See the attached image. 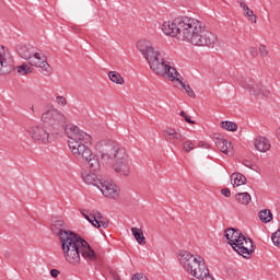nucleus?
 Listing matches in <instances>:
<instances>
[{
  "label": "nucleus",
  "instance_id": "nucleus-4",
  "mask_svg": "<svg viewBox=\"0 0 280 280\" xmlns=\"http://www.w3.org/2000/svg\"><path fill=\"white\" fill-rule=\"evenodd\" d=\"M97 150L105 165H113L119 176H130V156L125 148L113 140H102Z\"/></svg>",
  "mask_w": 280,
  "mask_h": 280
},
{
  "label": "nucleus",
  "instance_id": "nucleus-23",
  "mask_svg": "<svg viewBox=\"0 0 280 280\" xmlns=\"http://www.w3.org/2000/svg\"><path fill=\"white\" fill-rule=\"evenodd\" d=\"M235 199L240 205H249L252 200L250 194L248 192H238L235 195Z\"/></svg>",
  "mask_w": 280,
  "mask_h": 280
},
{
  "label": "nucleus",
  "instance_id": "nucleus-27",
  "mask_svg": "<svg viewBox=\"0 0 280 280\" xmlns=\"http://www.w3.org/2000/svg\"><path fill=\"white\" fill-rule=\"evenodd\" d=\"M189 275L195 277V279H200L202 275H205V270H202V267H199L198 265L194 266L192 264V271H187Z\"/></svg>",
  "mask_w": 280,
  "mask_h": 280
},
{
  "label": "nucleus",
  "instance_id": "nucleus-21",
  "mask_svg": "<svg viewBox=\"0 0 280 280\" xmlns=\"http://www.w3.org/2000/svg\"><path fill=\"white\" fill-rule=\"evenodd\" d=\"M131 233H132L136 242H138V244H140V246H145V236L143 235V230H141L139 228H131Z\"/></svg>",
  "mask_w": 280,
  "mask_h": 280
},
{
  "label": "nucleus",
  "instance_id": "nucleus-33",
  "mask_svg": "<svg viewBox=\"0 0 280 280\" xmlns=\"http://www.w3.org/2000/svg\"><path fill=\"white\" fill-rule=\"evenodd\" d=\"M131 280H148V277L143 273H136L132 276Z\"/></svg>",
  "mask_w": 280,
  "mask_h": 280
},
{
  "label": "nucleus",
  "instance_id": "nucleus-2",
  "mask_svg": "<svg viewBox=\"0 0 280 280\" xmlns=\"http://www.w3.org/2000/svg\"><path fill=\"white\" fill-rule=\"evenodd\" d=\"M60 243L63 257L71 266H79L80 255L86 261H95L97 259L93 247L75 232L60 233Z\"/></svg>",
  "mask_w": 280,
  "mask_h": 280
},
{
  "label": "nucleus",
  "instance_id": "nucleus-7",
  "mask_svg": "<svg viewBox=\"0 0 280 280\" xmlns=\"http://www.w3.org/2000/svg\"><path fill=\"white\" fill-rule=\"evenodd\" d=\"M224 237L228 240V244L233 248V250H235V253H237V255H241V257H244V259H250V257H253L257 246L250 237L243 235L238 229H225Z\"/></svg>",
  "mask_w": 280,
  "mask_h": 280
},
{
  "label": "nucleus",
  "instance_id": "nucleus-16",
  "mask_svg": "<svg viewBox=\"0 0 280 280\" xmlns=\"http://www.w3.org/2000/svg\"><path fill=\"white\" fill-rule=\"evenodd\" d=\"M67 223L65 222V220L60 219V218H52L51 219V232L55 235H58L59 240H60V233L65 234V233H73V231L67 230Z\"/></svg>",
  "mask_w": 280,
  "mask_h": 280
},
{
  "label": "nucleus",
  "instance_id": "nucleus-22",
  "mask_svg": "<svg viewBox=\"0 0 280 280\" xmlns=\"http://www.w3.org/2000/svg\"><path fill=\"white\" fill-rule=\"evenodd\" d=\"M258 218L260 222L268 224V222H272V211L269 209H264L258 213Z\"/></svg>",
  "mask_w": 280,
  "mask_h": 280
},
{
  "label": "nucleus",
  "instance_id": "nucleus-1",
  "mask_svg": "<svg viewBox=\"0 0 280 280\" xmlns=\"http://www.w3.org/2000/svg\"><path fill=\"white\" fill-rule=\"evenodd\" d=\"M43 126L33 125L28 127L27 135L31 137L34 143L38 145H47L50 143V135H67L69 137V130L77 132L78 126H70L67 124V116L57 108L47 109L42 114Z\"/></svg>",
  "mask_w": 280,
  "mask_h": 280
},
{
  "label": "nucleus",
  "instance_id": "nucleus-14",
  "mask_svg": "<svg viewBox=\"0 0 280 280\" xmlns=\"http://www.w3.org/2000/svg\"><path fill=\"white\" fill-rule=\"evenodd\" d=\"M163 135L165 140L168 141V143H173V145H178V143L185 141V135L180 132V129L168 127L163 131Z\"/></svg>",
  "mask_w": 280,
  "mask_h": 280
},
{
  "label": "nucleus",
  "instance_id": "nucleus-37",
  "mask_svg": "<svg viewBox=\"0 0 280 280\" xmlns=\"http://www.w3.org/2000/svg\"><path fill=\"white\" fill-rule=\"evenodd\" d=\"M259 52L261 56H268V48H266V46H260Z\"/></svg>",
  "mask_w": 280,
  "mask_h": 280
},
{
  "label": "nucleus",
  "instance_id": "nucleus-6",
  "mask_svg": "<svg viewBox=\"0 0 280 280\" xmlns=\"http://www.w3.org/2000/svg\"><path fill=\"white\" fill-rule=\"evenodd\" d=\"M184 40L195 47H215L218 35L209 31L201 21L190 18Z\"/></svg>",
  "mask_w": 280,
  "mask_h": 280
},
{
  "label": "nucleus",
  "instance_id": "nucleus-29",
  "mask_svg": "<svg viewBox=\"0 0 280 280\" xmlns=\"http://www.w3.org/2000/svg\"><path fill=\"white\" fill-rule=\"evenodd\" d=\"M201 270H205V271L201 275V277H199L200 280H215L212 278L211 273L209 272V268L207 266L203 267V269Z\"/></svg>",
  "mask_w": 280,
  "mask_h": 280
},
{
  "label": "nucleus",
  "instance_id": "nucleus-9",
  "mask_svg": "<svg viewBox=\"0 0 280 280\" xmlns=\"http://www.w3.org/2000/svg\"><path fill=\"white\" fill-rule=\"evenodd\" d=\"M14 70V57H12V52L5 46H0V75H8ZM16 71L21 75H27L34 71V68L27 66V63H22L16 67Z\"/></svg>",
  "mask_w": 280,
  "mask_h": 280
},
{
  "label": "nucleus",
  "instance_id": "nucleus-5",
  "mask_svg": "<svg viewBox=\"0 0 280 280\" xmlns=\"http://www.w3.org/2000/svg\"><path fill=\"white\" fill-rule=\"evenodd\" d=\"M137 49L142 54L143 58L147 60L151 71L155 73L156 75H162L165 78H170L171 82H178L182 80L183 82V75L178 73L176 68L167 65L165 61V55L159 50H154V46H152V43L148 39H142L137 43Z\"/></svg>",
  "mask_w": 280,
  "mask_h": 280
},
{
  "label": "nucleus",
  "instance_id": "nucleus-8",
  "mask_svg": "<svg viewBox=\"0 0 280 280\" xmlns=\"http://www.w3.org/2000/svg\"><path fill=\"white\" fill-rule=\"evenodd\" d=\"M16 51L20 58H23V60H28V65H31V67L42 69L43 75H51L54 69L47 62V57L38 52L36 47L32 45H18Z\"/></svg>",
  "mask_w": 280,
  "mask_h": 280
},
{
  "label": "nucleus",
  "instance_id": "nucleus-18",
  "mask_svg": "<svg viewBox=\"0 0 280 280\" xmlns=\"http://www.w3.org/2000/svg\"><path fill=\"white\" fill-rule=\"evenodd\" d=\"M215 145L221 152H223V154H226L228 156H233V145L231 144V142L224 139H217Z\"/></svg>",
  "mask_w": 280,
  "mask_h": 280
},
{
  "label": "nucleus",
  "instance_id": "nucleus-12",
  "mask_svg": "<svg viewBox=\"0 0 280 280\" xmlns=\"http://www.w3.org/2000/svg\"><path fill=\"white\" fill-rule=\"evenodd\" d=\"M80 213L95 229H108L109 221L104 215H102V212H100V210H84V209H81Z\"/></svg>",
  "mask_w": 280,
  "mask_h": 280
},
{
  "label": "nucleus",
  "instance_id": "nucleus-41",
  "mask_svg": "<svg viewBox=\"0 0 280 280\" xmlns=\"http://www.w3.org/2000/svg\"><path fill=\"white\" fill-rule=\"evenodd\" d=\"M185 121L187 122V124H196V121H194V120H191V117H189V116H185Z\"/></svg>",
  "mask_w": 280,
  "mask_h": 280
},
{
  "label": "nucleus",
  "instance_id": "nucleus-28",
  "mask_svg": "<svg viewBox=\"0 0 280 280\" xmlns=\"http://www.w3.org/2000/svg\"><path fill=\"white\" fill-rule=\"evenodd\" d=\"M245 16H247L250 23H257V15L253 12V10L248 9L245 11Z\"/></svg>",
  "mask_w": 280,
  "mask_h": 280
},
{
  "label": "nucleus",
  "instance_id": "nucleus-30",
  "mask_svg": "<svg viewBox=\"0 0 280 280\" xmlns=\"http://www.w3.org/2000/svg\"><path fill=\"white\" fill-rule=\"evenodd\" d=\"M271 242H273L275 246H280V230L271 235Z\"/></svg>",
  "mask_w": 280,
  "mask_h": 280
},
{
  "label": "nucleus",
  "instance_id": "nucleus-43",
  "mask_svg": "<svg viewBox=\"0 0 280 280\" xmlns=\"http://www.w3.org/2000/svg\"><path fill=\"white\" fill-rule=\"evenodd\" d=\"M31 110H32V113H34V105H33V106H31Z\"/></svg>",
  "mask_w": 280,
  "mask_h": 280
},
{
  "label": "nucleus",
  "instance_id": "nucleus-31",
  "mask_svg": "<svg viewBox=\"0 0 280 280\" xmlns=\"http://www.w3.org/2000/svg\"><path fill=\"white\" fill-rule=\"evenodd\" d=\"M183 150L187 153L191 152V150H194V142L191 141H185L183 142Z\"/></svg>",
  "mask_w": 280,
  "mask_h": 280
},
{
  "label": "nucleus",
  "instance_id": "nucleus-35",
  "mask_svg": "<svg viewBox=\"0 0 280 280\" xmlns=\"http://www.w3.org/2000/svg\"><path fill=\"white\" fill-rule=\"evenodd\" d=\"M249 54H250V56L253 57V58H257V56H258V51H257V48H255V47H250L249 48Z\"/></svg>",
  "mask_w": 280,
  "mask_h": 280
},
{
  "label": "nucleus",
  "instance_id": "nucleus-42",
  "mask_svg": "<svg viewBox=\"0 0 280 280\" xmlns=\"http://www.w3.org/2000/svg\"><path fill=\"white\" fill-rule=\"evenodd\" d=\"M179 115H180V117H184V119H185V117H187V114L185 112H183V110L180 112Z\"/></svg>",
  "mask_w": 280,
  "mask_h": 280
},
{
  "label": "nucleus",
  "instance_id": "nucleus-39",
  "mask_svg": "<svg viewBox=\"0 0 280 280\" xmlns=\"http://www.w3.org/2000/svg\"><path fill=\"white\" fill-rule=\"evenodd\" d=\"M243 165H245V167H249V170H253V164L248 160L243 161Z\"/></svg>",
  "mask_w": 280,
  "mask_h": 280
},
{
  "label": "nucleus",
  "instance_id": "nucleus-11",
  "mask_svg": "<svg viewBox=\"0 0 280 280\" xmlns=\"http://www.w3.org/2000/svg\"><path fill=\"white\" fill-rule=\"evenodd\" d=\"M178 255L179 264L186 272H194V266H199L201 269H203L207 266V264L205 262V258L202 256H194L188 250H179Z\"/></svg>",
  "mask_w": 280,
  "mask_h": 280
},
{
  "label": "nucleus",
  "instance_id": "nucleus-34",
  "mask_svg": "<svg viewBox=\"0 0 280 280\" xmlns=\"http://www.w3.org/2000/svg\"><path fill=\"white\" fill-rule=\"evenodd\" d=\"M221 194H222V196H224L225 198H231V189H229V188H223V189L221 190Z\"/></svg>",
  "mask_w": 280,
  "mask_h": 280
},
{
  "label": "nucleus",
  "instance_id": "nucleus-10",
  "mask_svg": "<svg viewBox=\"0 0 280 280\" xmlns=\"http://www.w3.org/2000/svg\"><path fill=\"white\" fill-rule=\"evenodd\" d=\"M190 22L191 18L189 16L176 18L173 21L164 22L162 24V32L165 36L177 38V40H185Z\"/></svg>",
  "mask_w": 280,
  "mask_h": 280
},
{
  "label": "nucleus",
  "instance_id": "nucleus-15",
  "mask_svg": "<svg viewBox=\"0 0 280 280\" xmlns=\"http://www.w3.org/2000/svg\"><path fill=\"white\" fill-rule=\"evenodd\" d=\"M243 86L250 93L254 92V95H261L262 97H270V90L266 89V86H264L259 83L253 84V81L248 80L245 82V84Z\"/></svg>",
  "mask_w": 280,
  "mask_h": 280
},
{
  "label": "nucleus",
  "instance_id": "nucleus-25",
  "mask_svg": "<svg viewBox=\"0 0 280 280\" xmlns=\"http://www.w3.org/2000/svg\"><path fill=\"white\" fill-rule=\"evenodd\" d=\"M221 128L229 132H235L237 130V124L229 120L221 121Z\"/></svg>",
  "mask_w": 280,
  "mask_h": 280
},
{
  "label": "nucleus",
  "instance_id": "nucleus-24",
  "mask_svg": "<svg viewBox=\"0 0 280 280\" xmlns=\"http://www.w3.org/2000/svg\"><path fill=\"white\" fill-rule=\"evenodd\" d=\"M108 78L115 84H124V77H121V74H119L117 71H110L108 73Z\"/></svg>",
  "mask_w": 280,
  "mask_h": 280
},
{
  "label": "nucleus",
  "instance_id": "nucleus-19",
  "mask_svg": "<svg viewBox=\"0 0 280 280\" xmlns=\"http://www.w3.org/2000/svg\"><path fill=\"white\" fill-rule=\"evenodd\" d=\"M82 179L86 185H93L94 187H100L102 185V179L97 178V175L95 173H83Z\"/></svg>",
  "mask_w": 280,
  "mask_h": 280
},
{
  "label": "nucleus",
  "instance_id": "nucleus-13",
  "mask_svg": "<svg viewBox=\"0 0 280 280\" xmlns=\"http://www.w3.org/2000/svg\"><path fill=\"white\" fill-rule=\"evenodd\" d=\"M98 189L105 198H110L113 200L119 198V187L110 182H101Z\"/></svg>",
  "mask_w": 280,
  "mask_h": 280
},
{
  "label": "nucleus",
  "instance_id": "nucleus-26",
  "mask_svg": "<svg viewBox=\"0 0 280 280\" xmlns=\"http://www.w3.org/2000/svg\"><path fill=\"white\" fill-rule=\"evenodd\" d=\"M177 82H179V84L185 90V93L188 95V97L196 98V93L194 92L190 85L185 84V82H183L180 78H177Z\"/></svg>",
  "mask_w": 280,
  "mask_h": 280
},
{
  "label": "nucleus",
  "instance_id": "nucleus-32",
  "mask_svg": "<svg viewBox=\"0 0 280 280\" xmlns=\"http://www.w3.org/2000/svg\"><path fill=\"white\" fill-rule=\"evenodd\" d=\"M56 102L59 106H67V98L65 96H57Z\"/></svg>",
  "mask_w": 280,
  "mask_h": 280
},
{
  "label": "nucleus",
  "instance_id": "nucleus-17",
  "mask_svg": "<svg viewBox=\"0 0 280 280\" xmlns=\"http://www.w3.org/2000/svg\"><path fill=\"white\" fill-rule=\"evenodd\" d=\"M254 147L256 150H258V152H268V150L271 148L270 140H268L266 137L259 136L255 139Z\"/></svg>",
  "mask_w": 280,
  "mask_h": 280
},
{
  "label": "nucleus",
  "instance_id": "nucleus-20",
  "mask_svg": "<svg viewBox=\"0 0 280 280\" xmlns=\"http://www.w3.org/2000/svg\"><path fill=\"white\" fill-rule=\"evenodd\" d=\"M231 183L233 187H240L242 185H246V176L242 173H233L231 175Z\"/></svg>",
  "mask_w": 280,
  "mask_h": 280
},
{
  "label": "nucleus",
  "instance_id": "nucleus-40",
  "mask_svg": "<svg viewBox=\"0 0 280 280\" xmlns=\"http://www.w3.org/2000/svg\"><path fill=\"white\" fill-rule=\"evenodd\" d=\"M199 148H206V149H209V143L205 142V141H200L198 143Z\"/></svg>",
  "mask_w": 280,
  "mask_h": 280
},
{
  "label": "nucleus",
  "instance_id": "nucleus-38",
  "mask_svg": "<svg viewBox=\"0 0 280 280\" xmlns=\"http://www.w3.org/2000/svg\"><path fill=\"white\" fill-rule=\"evenodd\" d=\"M237 3H240V7L243 8L244 12H246V10H249L248 4L244 1L238 0Z\"/></svg>",
  "mask_w": 280,
  "mask_h": 280
},
{
  "label": "nucleus",
  "instance_id": "nucleus-36",
  "mask_svg": "<svg viewBox=\"0 0 280 280\" xmlns=\"http://www.w3.org/2000/svg\"><path fill=\"white\" fill-rule=\"evenodd\" d=\"M58 275H60V271L58 269L50 270V277H52V279H58Z\"/></svg>",
  "mask_w": 280,
  "mask_h": 280
},
{
  "label": "nucleus",
  "instance_id": "nucleus-3",
  "mask_svg": "<svg viewBox=\"0 0 280 280\" xmlns=\"http://www.w3.org/2000/svg\"><path fill=\"white\" fill-rule=\"evenodd\" d=\"M68 147L70 148L73 156L80 163H86L91 172H100L102 165L100 158L91 151V136L77 127V131H68Z\"/></svg>",
  "mask_w": 280,
  "mask_h": 280
}]
</instances>
